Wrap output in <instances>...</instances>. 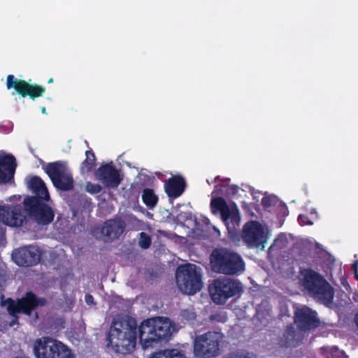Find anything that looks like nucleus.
Returning <instances> with one entry per match:
<instances>
[{"label":"nucleus","instance_id":"f257e3e1","mask_svg":"<svg viewBox=\"0 0 358 358\" xmlns=\"http://www.w3.org/2000/svg\"><path fill=\"white\" fill-rule=\"evenodd\" d=\"M48 201L25 197L23 207L20 204L0 205V222L9 227H18L27 222V215L38 226L46 227L55 218L53 209L46 203Z\"/></svg>","mask_w":358,"mask_h":358},{"label":"nucleus","instance_id":"f03ea898","mask_svg":"<svg viewBox=\"0 0 358 358\" xmlns=\"http://www.w3.org/2000/svg\"><path fill=\"white\" fill-rule=\"evenodd\" d=\"M137 321L133 317L114 319L106 335V350L117 355L133 352L137 343Z\"/></svg>","mask_w":358,"mask_h":358},{"label":"nucleus","instance_id":"7ed1b4c3","mask_svg":"<svg viewBox=\"0 0 358 358\" xmlns=\"http://www.w3.org/2000/svg\"><path fill=\"white\" fill-rule=\"evenodd\" d=\"M317 260L308 257L301 262L298 279L299 284L310 297L326 306L333 302L334 289L324 277L316 271Z\"/></svg>","mask_w":358,"mask_h":358},{"label":"nucleus","instance_id":"20e7f679","mask_svg":"<svg viewBox=\"0 0 358 358\" xmlns=\"http://www.w3.org/2000/svg\"><path fill=\"white\" fill-rule=\"evenodd\" d=\"M172 325L168 319L154 317L143 320L139 327V341L143 348H148L154 343L168 341L172 331Z\"/></svg>","mask_w":358,"mask_h":358},{"label":"nucleus","instance_id":"39448f33","mask_svg":"<svg viewBox=\"0 0 358 358\" xmlns=\"http://www.w3.org/2000/svg\"><path fill=\"white\" fill-rule=\"evenodd\" d=\"M212 270L217 273L234 275L245 270V262L241 256L226 248H215L210 255Z\"/></svg>","mask_w":358,"mask_h":358},{"label":"nucleus","instance_id":"423d86ee","mask_svg":"<svg viewBox=\"0 0 358 358\" xmlns=\"http://www.w3.org/2000/svg\"><path fill=\"white\" fill-rule=\"evenodd\" d=\"M176 281L180 291L193 295L203 287L201 268L193 264L179 266L176 272Z\"/></svg>","mask_w":358,"mask_h":358},{"label":"nucleus","instance_id":"0eeeda50","mask_svg":"<svg viewBox=\"0 0 358 358\" xmlns=\"http://www.w3.org/2000/svg\"><path fill=\"white\" fill-rule=\"evenodd\" d=\"M34 354L36 358H74L71 350L66 345L48 336L35 341Z\"/></svg>","mask_w":358,"mask_h":358},{"label":"nucleus","instance_id":"6e6552de","mask_svg":"<svg viewBox=\"0 0 358 358\" xmlns=\"http://www.w3.org/2000/svg\"><path fill=\"white\" fill-rule=\"evenodd\" d=\"M211 299L216 304L223 305L227 300L243 292L241 283L227 278L215 279L208 286Z\"/></svg>","mask_w":358,"mask_h":358},{"label":"nucleus","instance_id":"1a4fd4ad","mask_svg":"<svg viewBox=\"0 0 358 358\" xmlns=\"http://www.w3.org/2000/svg\"><path fill=\"white\" fill-rule=\"evenodd\" d=\"M222 334L208 331L196 336L194 341L193 353L196 358H215L220 355Z\"/></svg>","mask_w":358,"mask_h":358},{"label":"nucleus","instance_id":"9d476101","mask_svg":"<svg viewBox=\"0 0 358 358\" xmlns=\"http://www.w3.org/2000/svg\"><path fill=\"white\" fill-rule=\"evenodd\" d=\"M6 303L8 313L12 315L23 313L30 316L32 312L38 307L44 306L47 301L44 297H38L33 292L29 291L22 298L17 299L16 301L8 298Z\"/></svg>","mask_w":358,"mask_h":358},{"label":"nucleus","instance_id":"9b49d317","mask_svg":"<svg viewBox=\"0 0 358 358\" xmlns=\"http://www.w3.org/2000/svg\"><path fill=\"white\" fill-rule=\"evenodd\" d=\"M45 171L57 189L69 191L73 188V176L69 171L66 162L57 161L48 163Z\"/></svg>","mask_w":358,"mask_h":358},{"label":"nucleus","instance_id":"f8f14e48","mask_svg":"<svg viewBox=\"0 0 358 358\" xmlns=\"http://www.w3.org/2000/svg\"><path fill=\"white\" fill-rule=\"evenodd\" d=\"M210 207L212 212L219 211L220 213L222 219L229 231H235L239 227L241 215L235 203L228 206L224 199L217 197L211 200Z\"/></svg>","mask_w":358,"mask_h":358},{"label":"nucleus","instance_id":"ddd939ff","mask_svg":"<svg viewBox=\"0 0 358 358\" xmlns=\"http://www.w3.org/2000/svg\"><path fill=\"white\" fill-rule=\"evenodd\" d=\"M242 238L248 247L264 249L268 236L259 222L251 220L245 224Z\"/></svg>","mask_w":358,"mask_h":358},{"label":"nucleus","instance_id":"4468645a","mask_svg":"<svg viewBox=\"0 0 358 358\" xmlns=\"http://www.w3.org/2000/svg\"><path fill=\"white\" fill-rule=\"evenodd\" d=\"M6 88L14 89L22 97L29 96L32 100L43 96L45 88L37 84H29L24 80L17 79L14 75L10 74L6 78Z\"/></svg>","mask_w":358,"mask_h":358},{"label":"nucleus","instance_id":"2eb2a0df","mask_svg":"<svg viewBox=\"0 0 358 358\" xmlns=\"http://www.w3.org/2000/svg\"><path fill=\"white\" fill-rule=\"evenodd\" d=\"M14 262L20 266L29 267L38 264L41 259L39 248L29 245L15 250L12 255Z\"/></svg>","mask_w":358,"mask_h":358},{"label":"nucleus","instance_id":"dca6fc26","mask_svg":"<svg viewBox=\"0 0 358 358\" xmlns=\"http://www.w3.org/2000/svg\"><path fill=\"white\" fill-rule=\"evenodd\" d=\"M294 322L298 329L302 331L315 329L320 324L316 312L306 306L294 311Z\"/></svg>","mask_w":358,"mask_h":358},{"label":"nucleus","instance_id":"f3484780","mask_svg":"<svg viewBox=\"0 0 358 358\" xmlns=\"http://www.w3.org/2000/svg\"><path fill=\"white\" fill-rule=\"evenodd\" d=\"M95 176L107 188H117L122 180L119 171L112 162L101 165L95 172Z\"/></svg>","mask_w":358,"mask_h":358},{"label":"nucleus","instance_id":"a211bd4d","mask_svg":"<svg viewBox=\"0 0 358 358\" xmlns=\"http://www.w3.org/2000/svg\"><path fill=\"white\" fill-rule=\"evenodd\" d=\"M17 164L15 157L0 151V184L13 181Z\"/></svg>","mask_w":358,"mask_h":358},{"label":"nucleus","instance_id":"6ab92c4d","mask_svg":"<svg viewBox=\"0 0 358 358\" xmlns=\"http://www.w3.org/2000/svg\"><path fill=\"white\" fill-rule=\"evenodd\" d=\"M27 188L34 195L27 197H36L38 200H50V196L43 180L37 176H30L26 178Z\"/></svg>","mask_w":358,"mask_h":358},{"label":"nucleus","instance_id":"aec40b11","mask_svg":"<svg viewBox=\"0 0 358 358\" xmlns=\"http://www.w3.org/2000/svg\"><path fill=\"white\" fill-rule=\"evenodd\" d=\"M124 228L125 224L123 221L108 220L103 223L101 233L105 242H111L122 235Z\"/></svg>","mask_w":358,"mask_h":358},{"label":"nucleus","instance_id":"412c9836","mask_svg":"<svg viewBox=\"0 0 358 358\" xmlns=\"http://www.w3.org/2000/svg\"><path fill=\"white\" fill-rule=\"evenodd\" d=\"M186 188V181L180 175H175L166 180L164 190L169 198L176 199L182 194Z\"/></svg>","mask_w":358,"mask_h":358},{"label":"nucleus","instance_id":"4be33fe9","mask_svg":"<svg viewBox=\"0 0 358 358\" xmlns=\"http://www.w3.org/2000/svg\"><path fill=\"white\" fill-rule=\"evenodd\" d=\"M296 331L293 324H289L284 330L279 341V345L282 348L296 347L299 341L296 340Z\"/></svg>","mask_w":358,"mask_h":358},{"label":"nucleus","instance_id":"5701e85b","mask_svg":"<svg viewBox=\"0 0 358 358\" xmlns=\"http://www.w3.org/2000/svg\"><path fill=\"white\" fill-rule=\"evenodd\" d=\"M86 159L82 162L80 170L82 173H89L95 166L96 157L92 149L85 152Z\"/></svg>","mask_w":358,"mask_h":358},{"label":"nucleus","instance_id":"b1692460","mask_svg":"<svg viewBox=\"0 0 358 358\" xmlns=\"http://www.w3.org/2000/svg\"><path fill=\"white\" fill-rule=\"evenodd\" d=\"M142 199L143 203L149 208L155 207L158 201V197L155 194L154 190L150 188L143 190Z\"/></svg>","mask_w":358,"mask_h":358},{"label":"nucleus","instance_id":"393cba45","mask_svg":"<svg viewBox=\"0 0 358 358\" xmlns=\"http://www.w3.org/2000/svg\"><path fill=\"white\" fill-rule=\"evenodd\" d=\"M152 243L151 237L145 232H141L139 234L138 245L142 249H148Z\"/></svg>","mask_w":358,"mask_h":358},{"label":"nucleus","instance_id":"a878e982","mask_svg":"<svg viewBox=\"0 0 358 358\" xmlns=\"http://www.w3.org/2000/svg\"><path fill=\"white\" fill-rule=\"evenodd\" d=\"M164 352L166 358H187L182 350L176 348L165 349Z\"/></svg>","mask_w":358,"mask_h":358},{"label":"nucleus","instance_id":"bb28decb","mask_svg":"<svg viewBox=\"0 0 358 358\" xmlns=\"http://www.w3.org/2000/svg\"><path fill=\"white\" fill-rule=\"evenodd\" d=\"M223 358H252V357L248 351L239 350L228 354Z\"/></svg>","mask_w":358,"mask_h":358},{"label":"nucleus","instance_id":"cd10ccee","mask_svg":"<svg viewBox=\"0 0 358 358\" xmlns=\"http://www.w3.org/2000/svg\"><path fill=\"white\" fill-rule=\"evenodd\" d=\"M210 320L211 321H215L217 322L224 323V322H227V315L226 312L219 311V312H216L214 314H212L210 316Z\"/></svg>","mask_w":358,"mask_h":358},{"label":"nucleus","instance_id":"c85d7f7f","mask_svg":"<svg viewBox=\"0 0 358 358\" xmlns=\"http://www.w3.org/2000/svg\"><path fill=\"white\" fill-rule=\"evenodd\" d=\"M276 199L273 196H266L262 199L261 204L264 208H268L275 204Z\"/></svg>","mask_w":358,"mask_h":358},{"label":"nucleus","instance_id":"c756f323","mask_svg":"<svg viewBox=\"0 0 358 358\" xmlns=\"http://www.w3.org/2000/svg\"><path fill=\"white\" fill-rule=\"evenodd\" d=\"M86 190L90 194H98L101 192L102 187L99 184L88 182L86 185Z\"/></svg>","mask_w":358,"mask_h":358},{"label":"nucleus","instance_id":"7c9ffc66","mask_svg":"<svg viewBox=\"0 0 358 358\" xmlns=\"http://www.w3.org/2000/svg\"><path fill=\"white\" fill-rule=\"evenodd\" d=\"M329 355L327 358H342L343 352L340 350L337 347H332L329 350Z\"/></svg>","mask_w":358,"mask_h":358},{"label":"nucleus","instance_id":"2f4dec72","mask_svg":"<svg viewBox=\"0 0 358 358\" xmlns=\"http://www.w3.org/2000/svg\"><path fill=\"white\" fill-rule=\"evenodd\" d=\"M298 221L301 225H310L313 224V222L310 221L308 215H299L298 217Z\"/></svg>","mask_w":358,"mask_h":358},{"label":"nucleus","instance_id":"473e14b6","mask_svg":"<svg viewBox=\"0 0 358 358\" xmlns=\"http://www.w3.org/2000/svg\"><path fill=\"white\" fill-rule=\"evenodd\" d=\"M86 303L90 306H96V303L94 301L93 296L90 294H86L85 296Z\"/></svg>","mask_w":358,"mask_h":358},{"label":"nucleus","instance_id":"72a5a7b5","mask_svg":"<svg viewBox=\"0 0 358 358\" xmlns=\"http://www.w3.org/2000/svg\"><path fill=\"white\" fill-rule=\"evenodd\" d=\"M238 187L236 185H231L227 186V192L231 194H236L238 192Z\"/></svg>","mask_w":358,"mask_h":358},{"label":"nucleus","instance_id":"f704fd0d","mask_svg":"<svg viewBox=\"0 0 358 358\" xmlns=\"http://www.w3.org/2000/svg\"><path fill=\"white\" fill-rule=\"evenodd\" d=\"M8 314L13 317V320H12V321L10 322L9 325L10 327H13L15 324H18V320H19V317L17 315L18 313H15L13 315H12L11 313H8Z\"/></svg>","mask_w":358,"mask_h":358},{"label":"nucleus","instance_id":"c9c22d12","mask_svg":"<svg viewBox=\"0 0 358 358\" xmlns=\"http://www.w3.org/2000/svg\"><path fill=\"white\" fill-rule=\"evenodd\" d=\"M352 267L354 271L355 277L358 280V261H355Z\"/></svg>","mask_w":358,"mask_h":358},{"label":"nucleus","instance_id":"e433bc0d","mask_svg":"<svg viewBox=\"0 0 358 358\" xmlns=\"http://www.w3.org/2000/svg\"><path fill=\"white\" fill-rule=\"evenodd\" d=\"M224 186L222 185H215L214 187V190L213 192V194H218L221 191H222V188L224 187Z\"/></svg>","mask_w":358,"mask_h":358},{"label":"nucleus","instance_id":"4c0bfd02","mask_svg":"<svg viewBox=\"0 0 358 358\" xmlns=\"http://www.w3.org/2000/svg\"><path fill=\"white\" fill-rule=\"evenodd\" d=\"M5 236V231L3 228L0 225V243L3 240Z\"/></svg>","mask_w":358,"mask_h":358},{"label":"nucleus","instance_id":"58836bf2","mask_svg":"<svg viewBox=\"0 0 358 358\" xmlns=\"http://www.w3.org/2000/svg\"><path fill=\"white\" fill-rule=\"evenodd\" d=\"M241 207L244 210H248L249 208V204L248 203H246L245 201H242Z\"/></svg>","mask_w":358,"mask_h":358},{"label":"nucleus","instance_id":"ea45409f","mask_svg":"<svg viewBox=\"0 0 358 358\" xmlns=\"http://www.w3.org/2000/svg\"><path fill=\"white\" fill-rule=\"evenodd\" d=\"M230 179L229 178H226V179H224V180H220V177L219 176H216L214 179V182L217 181V180H222V181H228ZM213 182V181H212V183Z\"/></svg>","mask_w":358,"mask_h":358},{"label":"nucleus","instance_id":"a19ab883","mask_svg":"<svg viewBox=\"0 0 358 358\" xmlns=\"http://www.w3.org/2000/svg\"><path fill=\"white\" fill-rule=\"evenodd\" d=\"M355 322L357 327H358V313L355 314Z\"/></svg>","mask_w":358,"mask_h":358},{"label":"nucleus","instance_id":"79ce46f5","mask_svg":"<svg viewBox=\"0 0 358 358\" xmlns=\"http://www.w3.org/2000/svg\"><path fill=\"white\" fill-rule=\"evenodd\" d=\"M159 352V355L162 356V358H166L165 356L166 353L164 352V350H160Z\"/></svg>","mask_w":358,"mask_h":358},{"label":"nucleus","instance_id":"37998d69","mask_svg":"<svg viewBox=\"0 0 358 358\" xmlns=\"http://www.w3.org/2000/svg\"><path fill=\"white\" fill-rule=\"evenodd\" d=\"M41 111H42V113H46V109H45V107H43V108H42Z\"/></svg>","mask_w":358,"mask_h":358},{"label":"nucleus","instance_id":"c03bdc74","mask_svg":"<svg viewBox=\"0 0 358 358\" xmlns=\"http://www.w3.org/2000/svg\"><path fill=\"white\" fill-rule=\"evenodd\" d=\"M48 83H53V78H50L48 81Z\"/></svg>","mask_w":358,"mask_h":358},{"label":"nucleus","instance_id":"a18cd8bd","mask_svg":"<svg viewBox=\"0 0 358 358\" xmlns=\"http://www.w3.org/2000/svg\"><path fill=\"white\" fill-rule=\"evenodd\" d=\"M207 182L210 184V182H211V180H207Z\"/></svg>","mask_w":358,"mask_h":358},{"label":"nucleus","instance_id":"49530a36","mask_svg":"<svg viewBox=\"0 0 358 358\" xmlns=\"http://www.w3.org/2000/svg\"><path fill=\"white\" fill-rule=\"evenodd\" d=\"M207 182L210 184V182H211V180H207Z\"/></svg>","mask_w":358,"mask_h":358}]
</instances>
